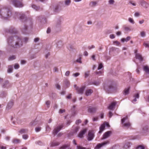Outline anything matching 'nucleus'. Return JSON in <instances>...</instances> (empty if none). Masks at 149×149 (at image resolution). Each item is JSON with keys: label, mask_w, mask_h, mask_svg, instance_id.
Here are the masks:
<instances>
[{"label": "nucleus", "mask_w": 149, "mask_h": 149, "mask_svg": "<svg viewBox=\"0 0 149 149\" xmlns=\"http://www.w3.org/2000/svg\"><path fill=\"white\" fill-rule=\"evenodd\" d=\"M87 130L86 129H84L81 130L78 135V136L80 138L83 137V135L86 132Z\"/></svg>", "instance_id": "nucleus-11"}, {"label": "nucleus", "mask_w": 149, "mask_h": 149, "mask_svg": "<svg viewBox=\"0 0 149 149\" xmlns=\"http://www.w3.org/2000/svg\"><path fill=\"white\" fill-rule=\"evenodd\" d=\"M105 125L108 127L109 126V125L107 123L102 124L100 127V131L99 132V133H101L103 132L104 130Z\"/></svg>", "instance_id": "nucleus-10"}, {"label": "nucleus", "mask_w": 149, "mask_h": 149, "mask_svg": "<svg viewBox=\"0 0 149 149\" xmlns=\"http://www.w3.org/2000/svg\"><path fill=\"white\" fill-rule=\"evenodd\" d=\"M41 128L40 127H37L35 128V130L36 132H38L40 131Z\"/></svg>", "instance_id": "nucleus-44"}, {"label": "nucleus", "mask_w": 149, "mask_h": 149, "mask_svg": "<svg viewBox=\"0 0 149 149\" xmlns=\"http://www.w3.org/2000/svg\"><path fill=\"white\" fill-rule=\"evenodd\" d=\"M63 125H61L56 127L53 130V133L54 135L56 134L63 127Z\"/></svg>", "instance_id": "nucleus-9"}, {"label": "nucleus", "mask_w": 149, "mask_h": 149, "mask_svg": "<svg viewBox=\"0 0 149 149\" xmlns=\"http://www.w3.org/2000/svg\"><path fill=\"white\" fill-rule=\"evenodd\" d=\"M103 68V66L102 64L100 63L99 64L98 67L97 68V69L99 70Z\"/></svg>", "instance_id": "nucleus-41"}, {"label": "nucleus", "mask_w": 149, "mask_h": 149, "mask_svg": "<svg viewBox=\"0 0 149 149\" xmlns=\"http://www.w3.org/2000/svg\"><path fill=\"white\" fill-rule=\"evenodd\" d=\"M93 91L91 89H88L86 90L85 92V94L86 96H88L91 95L93 93Z\"/></svg>", "instance_id": "nucleus-17"}, {"label": "nucleus", "mask_w": 149, "mask_h": 149, "mask_svg": "<svg viewBox=\"0 0 149 149\" xmlns=\"http://www.w3.org/2000/svg\"><path fill=\"white\" fill-rule=\"evenodd\" d=\"M121 123L122 126L126 128H129L131 126V124L129 122L127 117L122 119Z\"/></svg>", "instance_id": "nucleus-3"}, {"label": "nucleus", "mask_w": 149, "mask_h": 149, "mask_svg": "<svg viewBox=\"0 0 149 149\" xmlns=\"http://www.w3.org/2000/svg\"><path fill=\"white\" fill-rule=\"evenodd\" d=\"M143 45L146 47H149V44L148 43L144 42Z\"/></svg>", "instance_id": "nucleus-54"}, {"label": "nucleus", "mask_w": 149, "mask_h": 149, "mask_svg": "<svg viewBox=\"0 0 149 149\" xmlns=\"http://www.w3.org/2000/svg\"><path fill=\"white\" fill-rule=\"evenodd\" d=\"M37 122L36 121H33L30 123V125L31 126H33L36 125L37 124Z\"/></svg>", "instance_id": "nucleus-33"}, {"label": "nucleus", "mask_w": 149, "mask_h": 149, "mask_svg": "<svg viewBox=\"0 0 149 149\" xmlns=\"http://www.w3.org/2000/svg\"><path fill=\"white\" fill-rule=\"evenodd\" d=\"M130 88H125L123 94L124 95H127L129 94V92Z\"/></svg>", "instance_id": "nucleus-31"}, {"label": "nucleus", "mask_w": 149, "mask_h": 149, "mask_svg": "<svg viewBox=\"0 0 149 149\" xmlns=\"http://www.w3.org/2000/svg\"><path fill=\"white\" fill-rule=\"evenodd\" d=\"M103 73V72L102 71H97L96 72V74H98V75H101V74H102V73Z\"/></svg>", "instance_id": "nucleus-55"}, {"label": "nucleus", "mask_w": 149, "mask_h": 149, "mask_svg": "<svg viewBox=\"0 0 149 149\" xmlns=\"http://www.w3.org/2000/svg\"><path fill=\"white\" fill-rule=\"evenodd\" d=\"M90 72L89 71H87L85 73V77H88L89 74Z\"/></svg>", "instance_id": "nucleus-45"}, {"label": "nucleus", "mask_w": 149, "mask_h": 149, "mask_svg": "<svg viewBox=\"0 0 149 149\" xmlns=\"http://www.w3.org/2000/svg\"><path fill=\"white\" fill-rule=\"evenodd\" d=\"M131 38V37L130 36H128L126 38H123L121 39V41L123 42H124L125 41L127 42L129 41Z\"/></svg>", "instance_id": "nucleus-29"}, {"label": "nucleus", "mask_w": 149, "mask_h": 149, "mask_svg": "<svg viewBox=\"0 0 149 149\" xmlns=\"http://www.w3.org/2000/svg\"><path fill=\"white\" fill-rule=\"evenodd\" d=\"M123 28L125 31H126L129 32L131 31V30L130 27L127 26L125 25L123 26Z\"/></svg>", "instance_id": "nucleus-24"}, {"label": "nucleus", "mask_w": 149, "mask_h": 149, "mask_svg": "<svg viewBox=\"0 0 149 149\" xmlns=\"http://www.w3.org/2000/svg\"><path fill=\"white\" fill-rule=\"evenodd\" d=\"M69 143L64 144L60 148V149H71L70 147Z\"/></svg>", "instance_id": "nucleus-16"}, {"label": "nucleus", "mask_w": 149, "mask_h": 149, "mask_svg": "<svg viewBox=\"0 0 149 149\" xmlns=\"http://www.w3.org/2000/svg\"><path fill=\"white\" fill-rule=\"evenodd\" d=\"M50 104V102L49 101H47L46 102V104L48 107H49Z\"/></svg>", "instance_id": "nucleus-48"}, {"label": "nucleus", "mask_w": 149, "mask_h": 149, "mask_svg": "<svg viewBox=\"0 0 149 149\" xmlns=\"http://www.w3.org/2000/svg\"><path fill=\"white\" fill-rule=\"evenodd\" d=\"M139 97V93H137L135 94L134 96V99L132 100V102L134 103V102L137 101L136 99H138Z\"/></svg>", "instance_id": "nucleus-15"}, {"label": "nucleus", "mask_w": 149, "mask_h": 149, "mask_svg": "<svg viewBox=\"0 0 149 149\" xmlns=\"http://www.w3.org/2000/svg\"><path fill=\"white\" fill-rule=\"evenodd\" d=\"M10 84L8 80L3 81L2 84V86L3 88H8L11 87Z\"/></svg>", "instance_id": "nucleus-8"}, {"label": "nucleus", "mask_w": 149, "mask_h": 149, "mask_svg": "<svg viewBox=\"0 0 149 149\" xmlns=\"http://www.w3.org/2000/svg\"><path fill=\"white\" fill-rule=\"evenodd\" d=\"M95 48V46L94 45H91V46H89L88 47V48L89 49H92L94 48Z\"/></svg>", "instance_id": "nucleus-46"}, {"label": "nucleus", "mask_w": 149, "mask_h": 149, "mask_svg": "<svg viewBox=\"0 0 149 149\" xmlns=\"http://www.w3.org/2000/svg\"><path fill=\"white\" fill-rule=\"evenodd\" d=\"M19 65L17 64H15L14 66V68L15 69H17L19 68Z\"/></svg>", "instance_id": "nucleus-51"}, {"label": "nucleus", "mask_w": 149, "mask_h": 149, "mask_svg": "<svg viewBox=\"0 0 149 149\" xmlns=\"http://www.w3.org/2000/svg\"><path fill=\"white\" fill-rule=\"evenodd\" d=\"M8 10L7 9H2L0 11V15L1 17L5 19H8L9 17Z\"/></svg>", "instance_id": "nucleus-2"}, {"label": "nucleus", "mask_w": 149, "mask_h": 149, "mask_svg": "<svg viewBox=\"0 0 149 149\" xmlns=\"http://www.w3.org/2000/svg\"><path fill=\"white\" fill-rule=\"evenodd\" d=\"M136 149H144V148L141 146H139L136 148Z\"/></svg>", "instance_id": "nucleus-53"}, {"label": "nucleus", "mask_w": 149, "mask_h": 149, "mask_svg": "<svg viewBox=\"0 0 149 149\" xmlns=\"http://www.w3.org/2000/svg\"><path fill=\"white\" fill-rule=\"evenodd\" d=\"M13 143L17 144L20 143L21 142L20 140L17 138H14L12 140Z\"/></svg>", "instance_id": "nucleus-18"}, {"label": "nucleus", "mask_w": 149, "mask_h": 149, "mask_svg": "<svg viewBox=\"0 0 149 149\" xmlns=\"http://www.w3.org/2000/svg\"><path fill=\"white\" fill-rule=\"evenodd\" d=\"M110 37L111 39H113L115 38V36L113 34H112L110 35Z\"/></svg>", "instance_id": "nucleus-62"}, {"label": "nucleus", "mask_w": 149, "mask_h": 149, "mask_svg": "<svg viewBox=\"0 0 149 149\" xmlns=\"http://www.w3.org/2000/svg\"><path fill=\"white\" fill-rule=\"evenodd\" d=\"M80 74L79 73L77 72L76 73H75L73 75V76H74L75 77H76L77 76H78Z\"/></svg>", "instance_id": "nucleus-58"}, {"label": "nucleus", "mask_w": 149, "mask_h": 149, "mask_svg": "<svg viewBox=\"0 0 149 149\" xmlns=\"http://www.w3.org/2000/svg\"><path fill=\"white\" fill-rule=\"evenodd\" d=\"M130 146V143H126L124 146V147L125 149H127Z\"/></svg>", "instance_id": "nucleus-32"}, {"label": "nucleus", "mask_w": 149, "mask_h": 149, "mask_svg": "<svg viewBox=\"0 0 149 149\" xmlns=\"http://www.w3.org/2000/svg\"><path fill=\"white\" fill-rule=\"evenodd\" d=\"M111 51L114 52H116L117 53H118L120 51L118 48L114 47H112L111 49Z\"/></svg>", "instance_id": "nucleus-20"}, {"label": "nucleus", "mask_w": 149, "mask_h": 149, "mask_svg": "<svg viewBox=\"0 0 149 149\" xmlns=\"http://www.w3.org/2000/svg\"><path fill=\"white\" fill-rule=\"evenodd\" d=\"M136 58L138 59L141 61H143V58L141 55L139 54H136Z\"/></svg>", "instance_id": "nucleus-23"}, {"label": "nucleus", "mask_w": 149, "mask_h": 149, "mask_svg": "<svg viewBox=\"0 0 149 149\" xmlns=\"http://www.w3.org/2000/svg\"><path fill=\"white\" fill-rule=\"evenodd\" d=\"M97 1H92L89 4V6L91 7H94L96 6L97 3Z\"/></svg>", "instance_id": "nucleus-21"}, {"label": "nucleus", "mask_w": 149, "mask_h": 149, "mask_svg": "<svg viewBox=\"0 0 149 149\" xmlns=\"http://www.w3.org/2000/svg\"><path fill=\"white\" fill-rule=\"evenodd\" d=\"M111 134V131H108L106 132L103 134V137L102 138V139H105L109 137Z\"/></svg>", "instance_id": "nucleus-12"}, {"label": "nucleus", "mask_w": 149, "mask_h": 149, "mask_svg": "<svg viewBox=\"0 0 149 149\" xmlns=\"http://www.w3.org/2000/svg\"><path fill=\"white\" fill-rule=\"evenodd\" d=\"M94 137V133L93 131L89 130L88 131L87 136V139L88 141L92 140Z\"/></svg>", "instance_id": "nucleus-7"}, {"label": "nucleus", "mask_w": 149, "mask_h": 149, "mask_svg": "<svg viewBox=\"0 0 149 149\" xmlns=\"http://www.w3.org/2000/svg\"><path fill=\"white\" fill-rule=\"evenodd\" d=\"M128 20L130 22L133 24H134L135 23V22L133 19L131 17H129L128 18Z\"/></svg>", "instance_id": "nucleus-35"}, {"label": "nucleus", "mask_w": 149, "mask_h": 149, "mask_svg": "<svg viewBox=\"0 0 149 149\" xmlns=\"http://www.w3.org/2000/svg\"><path fill=\"white\" fill-rule=\"evenodd\" d=\"M77 149H89V148L86 149L85 147H83L81 146H77Z\"/></svg>", "instance_id": "nucleus-47"}, {"label": "nucleus", "mask_w": 149, "mask_h": 149, "mask_svg": "<svg viewBox=\"0 0 149 149\" xmlns=\"http://www.w3.org/2000/svg\"><path fill=\"white\" fill-rule=\"evenodd\" d=\"M59 144V143L58 142H52L50 143V146L51 147H53L55 146H57Z\"/></svg>", "instance_id": "nucleus-25"}, {"label": "nucleus", "mask_w": 149, "mask_h": 149, "mask_svg": "<svg viewBox=\"0 0 149 149\" xmlns=\"http://www.w3.org/2000/svg\"><path fill=\"white\" fill-rule=\"evenodd\" d=\"M79 127H77L75 128V133L77 132L79 130Z\"/></svg>", "instance_id": "nucleus-61"}, {"label": "nucleus", "mask_w": 149, "mask_h": 149, "mask_svg": "<svg viewBox=\"0 0 149 149\" xmlns=\"http://www.w3.org/2000/svg\"><path fill=\"white\" fill-rule=\"evenodd\" d=\"M109 143V141L104 142L98 144L96 147L94 149H99L100 148L104 146V145L108 144Z\"/></svg>", "instance_id": "nucleus-13"}, {"label": "nucleus", "mask_w": 149, "mask_h": 149, "mask_svg": "<svg viewBox=\"0 0 149 149\" xmlns=\"http://www.w3.org/2000/svg\"><path fill=\"white\" fill-rule=\"evenodd\" d=\"M113 44L117 46H119L120 44V43L117 41H116L113 42Z\"/></svg>", "instance_id": "nucleus-43"}, {"label": "nucleus", "mask_w": 149, "mask_h": 149, "mask_svg": "<svg viewBox=\"0 0 149 149\" xmlns=\"http://www.w3.org/2000/svg\"><path fill=\"white\" fill-rule=\"evenodd\" d=\"M81 120L80 119H79L76 121V124L77 125H78L79 124L81 123Z\"/></svg>", "instance_id": "nucleus-56"}, {"label": "nucleus", "mask_w": 149, "mask_h": 149, "mask_svg": "<svg viewBox=\"0 0 149 149\" xmlns=\"http://www.w3.org/2000/svg\"><path fill=\"white\" fill-rule=\"evenodd\" d=\"M143 70L146 73L149 74V68L147 66H145L143 67Z\"/></svg>", "instance_id": "nucleus-27"}, {"label": "nucleus", "mask_w": 149, "mask_h": 149, "mask_svg": "<svg viewBox=\"0 0 149 149\" xmlns=\"http://www.w3.org/2000/svg\"><path fill=\"white\" fill-rule=\"evenodd\" d=\"M140 33L141 36L142 37H144L146 36L145 33L144 31L141 32Z\"/></svg>", "instance_id": "nucleus-49"}, {"label": "nucleus", "mask_w": 149, "mask_h": 149, "mask_svg": "<svg viewBox=\"0 0 149 149\" xmlns=\"http://www.w3.org/2000/svg\"><path fill=\"white\" fill-rule=\"evenodd\" d=\"M71 3L70 0H65V3L66 6H68L70 5Z\"/></svg>", "instance_id": "nucleus-34"}, {"label": "nucleus", "mask_w": 149, "mask_h": 149, "mask_svg": "<svg viewBox=\"0 0 149 149\" xmlns=\"http://www.w3.org/2000/svg\"><path fill=\"white\" fill-rule=\"evenodd\" d=\"M39 38H36L34 39V42H37L39 40Z\"/></svg>", "instance_id": "nucleus-59"}, {"label": "nucleus", "mask_w": 149, "mask_h": 149, "mask_svg": "<svg viewBox=\"0 0 149 149\" xmlns=\"http://www.w3.org/2000/svg\"><path fill=\"white\" fill-rule=\"evenodd\" d=\"M74 87L77 91V93L79 94H83L84 91L86 88L85 86H83L79 88L76 85H74Z\"/></svg>", "instance_id": "nucleus-4"}, {"label": "nucleus", "mask_w": 149, "mask_h": 149, "mask_svg": "<svg viewBox=\"0 0 149 149\" xmlns=\"http://www.w3.org/2000/svg\"><path fill=\"white\" fill-rule=\"evenodd\" d=\"M26 62V61L24 60H21V64H25Z\"/></svg>", "instance_id": "nucleus-63"}, {"label": "nucleus", "mask_w": 149, "mask_h": 149, "mask_svg": "<svg viewBox=\"0 0 149 149\" xmlns=\"http://www.w3.org/2000/svg\"><path fill=\"white\" fill-rule=\"evenodd\" d=\"M32 7L33 8L36 10H38L39 8V7H37L34 5H32Z\"/></svg>", "instance_id": "nucleus-39"}, {"label": "nucleus", "mask_w": 149, "mask_h": 149, "mask_svg": "<svg viewBox=\"0 0 149 149\" xmlns=\"http://www.w3.org/2000/svg\"><path fill=\"white\" fill-rule=\"evenodd\" d=\"M10 139V137L9 136H7L5 137V139L7 141H9Z\"/></svg>", "instance_id": "nucleus-64"}, {"label": "nucleus", "mask_w": 149, "mask_h": 149, "mask_svg": "<svg viewBox=\"0 0 149 149\" xmlns=\"http://www.w3.org/2000/svg\"><path fill=\"white\" fill-rule=\"evenodd\" d=\"M114 2V0H109V3L110 5L113 4Z\"/></svg>", "instance_id": "nucleus-50"}, {"label": "nucleus", "mask_w": 149, "mask_h": 149, "mask_svg": "<svg viewBox=\"0 0 149 149\" xmlns=\"http://www.w3.org/2000/svg\"><path fill=\"white\" fill-rule=\"evenodd\" d=\"M22 137L23 139L26 140L28 138L29 136L27 134H23L22 135Z\"/></svg>", "instance_id": "nucleus-40"}, {"label": "nucleus", "mask_w": 149, "mask_h": 149, "mask_svg": "<svg viewBox=\"0 0 149 149\" xmlns=\"http://www.w3.org/2000/svg\"><path fill=\"white\" fill-rule=\"evenodd\" d=\"M13 104V102L12 101H10L8 103L6 107V109L7 110H9L12 107Z\"/></svg>", "instance_id": "nucleus-19"}, {"label": "nucleus", "mask_w": 149, "mask_h": 149, "mask_svg": "<svg viewBox=\"0 0 149 149\" xmlns=\"http://www.w3.org/2000/svg\"><path fill=\"white\" fill-rule=\"evenodd\" d=\"M7 48L11 47L14 49L19 48L23 46V42L21 38L16 36H11L7 39Z\"/></svg>", "instance_id": "nucleus-1"}, {"label": "nucleus", "mask_w": 149, "mask_h": 149, "mask_svg": "<svg viewBox=\"0 0 149 149\" xmlns=\"http://www.w3.org/2000/svg\"><path fill=\"white\" fill-rule=\"evenodd\" d=\"M63 6V3L59 2L54 8V11L55 12H58L60 11L62 9Z\"/></svg>", "instance_id": "nucleus-6"}, {"label": "nucleus", "mask_w": 149, "mask_h": 149, "mask_svg": "<svg viewBox=\"0 0 149 149\" xmlns=\"http://www.w3.org/2000/svg\"><path fill=\"white\" fill-rule=\"evenodd\" d=\"M46 131L47 132H49L51 130V128L48 125L46 126Z\"/></svg>", "instance_id": "nucleus-42"}, {"label": "nucleus", "mask_w": 149, "mask_h": 149, "mask_svg": "<svg viewBox=\"0 0 149 149\" xmlns=\"http://www.w3.org/2000/svg\"><path fill=\"white\" fill-rule=\"evenodd\" d=\"M116 104V102H113L111 103L109 107V109L111 110H113L115 108V106Z\"/></svg>", "instance_id": "nucleus-14"}, {"label": "nucleus", "mask_w": 149, "mask_h": 149, "mask_svg": "<svg viewBox=\"0 0 149 149\" xmlns=\"http://www.w3.org/2000/svg\"><path fill=\"white\" fill-rule=\"evenodd\" d=\"M8 72L10 73L12 72L13 70V66L12 65H10L8 66Z\"/></svg>", "instance_id": "nucleus-30"}, {"label": "nucleus", "mask_w": 149, "mask_h": 149, "mask_svg": "<svg viewBox=\"0 0 149 149\" xmlns=\"http://www.w3.org/2000/svg\"><path fill=\"white\" fill-rule=\"evenodd\" d=\"M12 3L17 7H22L23 5L22 3L17 0H12Z\"/></svg>", "instance_id": "nucleus-5"}, {"label": "nucleus", "mask_w": 149, "mask_h": 149, "mask_svg": "<svg viewBox=\"0 0 149 149\" xmlns=\"http://www.w3.org/2000/svg\"><path fill=\"white\" fill-rule=\"evenodd\" d=\"M96 109L94 107H90L88 109V111L91 113L95 111Z\"/></svg>", "instance_id": "nucleus-28"}, {"label": "nucleus", "mask_w": 149, "mask_h": 149, "mask_svg": "<svg viewBox=\"0 0 149 149\" xmlns=\"http://www.w3.org/2000/svg\"><path fill=\"white\" fill-rule=\"evenodd\" d=\"M16 57L14 55H13L10 56L8 60L10 61H12L15 59Z\"/></svg>", "instance_id": "nucleus-37"}, {"label": "nucleus", "mask_w": 149, "mask_h": 149, "mask_svg": "<svg viewBox=\"0 0 149 149\" xmlns=\"http://www.w3.org/2000/svg\"><path fill=\"white\" fill-rule=\"evenodd\" d=\"M65 111V110L64 109H60L59 111V113H62Z\"/></svg>", "instance_id": "nucleus-52"}, {"label": "nucleus", "mask_w": 149, "mask_h": 149, "mask_svg": "<svg viewBox=\"0 0 149 149\" xmlns=\"http://www.w3.org/2000/svg\"><path fill=\"white\" fill-rule=\"evenodd\" d=\"M70 74V72L69 71H67L65 74V75L66 76H68Z\"/></svg>", "instance_id": "nucleus-60"}, {"label": "nucleus", "mask_w": 149, "mask_h": 149, "mask_svg": "<svg viewBox=\"0 0 149 149\" xmlns=\"http://www.w3.org/2000/svg\"><path fill=\"white\" fill-rule=\"evenodd\" d=\"M141 5L145 8H147L148 6V4L143 0H142L140 2Z\"/></svg>", "instance_id": "nucleus-22"}, {"label": "nucleus", "mask_w": 149, "mask_h": 149, "mask_svg": "<svg viewBox=\"0 0 149 149\" xmlns=\"http://www.w3.org/2000/svg\"><path fill=\"white\" fill-rule=\"evenodd\" d=\"M28 38L26 37H24L23 39V42L25 43H27L28 42Z\"/></svg>", "instance_id": "nucleus-38"}, {"label": "nucleus", "mask_w": 149, "mask_h": 149, "mask_svg": "<svg viewBox=\"0 0 149 149\" xmlns=\"http://www.w3.org/2000/svg\"><path fill=\"white\" fill-rule=\"evenodd\" d=\"M81 58L80 57L79 58L77 59L76 60V61L77 62H79V63H82V62L81 61Z\"/></svg>", "instance_id": "nucleus-57"}, {"label": "nucleus", "mask_w": 149, "mask_h": 149, "mask_svg": "<svg viewBox=\"0 0 149 149\" xmlns=\"http://www.w3.org/2000/svg\"><path fill=\"white\" fill-rule=\"evenodd\" d=\"M62 24V21L60 19L58 20L56 24V27H60L61 26V25Z\"/></svg>", "instance_id": "nucleus-26"}, {"label": "nucleus", "mask_w": 149, "mask_h": 149, "mask_svg": "<svg viewBox=\"0 0 149 149\" xmlns=\"http://www.w3.org/2000/svg\"><path fill=\"white\" fill-rule=\"evenodd\" d=\"M27 130L24 129H22L19 132V133L21 134L24 133L27 131Z\"/></svg>", "instance_id": "nucleus-36"}]
</instances>
